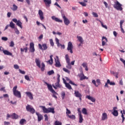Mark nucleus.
Here are the masks:
<instances>
[{
    "instance_id": "1",
    "label": "nucleus",
    "mask_w": 125,
    "mask_h": 125,
    "mask_svg": "<svg viewBox=\"0 0 125 125\" xmlns=\"http://www.w3.org/2000/svg\"><path fill=\"white\" fill-rule=\"evenodd\" d=\"M40 108H42L43 113L44 114H48L49 113H52V114H55V111H54V108L48 107L46 108L44 106H40Z\"/></svg>"
},
{
    "instance_id": "2",
    "label": "nucleus",
    "mask_w": 125,
    "mask_h": 125,
    "mask_svg": "<svg viewBox=\"0 0 125 125\" xmlns=\"http://www.w3.org/2000/svg\"><path fill=\"white\" fill-rule=\"evenodd\" d=\"M35 63H36V65L38 66V68H41V70L42 72H43L44 71V68H45V64H44V62L42 63V66H41V60L39 59H35Z\"/></svg>"
},
{
    "instance_id": "3",
    "label": "nucleus",
    "mask_w": 125,
    "mask_h": 125,
    "mask_svg": "<svg viewBox=\"0 0 125 125\" xmlns=\"http://www.w3.org/2000/svg\"><path fill=\"white\" fill-rule=\"evenodd\" d=\"M57 76L58 78L57 79V82L55 83V85L52 84V86L53 87H54V88H55V89H57L58 87L59 88H61V85H60V84L59 83H60V75L58 74Z\"/></svg>"
},
{
    "instance_id": "4",
    "label": "nucleus",
    "mask_w": 125,
    "mask_h": 125,
    "mask_svg": "<svg viewBox=\"0 0 125 125\" xmlns=\"http://www.w3.org/2000/svg\"><path fill=\"white\" fill-rule=\"evenodd\" d=\"M13 94L16 97L21 98V93L19 91H17V86H15L13 88Z\"/></svg>"
},
{
    "instance_id": "5",
    "label": "nucleus",
    "mask_w": 125,
    "mask_h": 125,
    "mask_svg": "<svg viewBox=\"0 0 125 125\" xmlns=\"http://www.w3.org/2000/svg\"><path fill=\"white\" fill-rule=\"evenodd\" d=\"M122 4H121L119 1H117L114 4L113 7L115 8L117 10H120L122 11L123 10Z\"/></svg>"
},
{
    "instance_id": "6",
    "label": "nucleus",
    "mask_w": 125,
    "mask_h": 125,
    "mask_svg": "<svg viewBox=\"0 0 125 125\" xmlns=\"http://www.w3.org/2000/svg\"><path fill=\"white\" fill-rule=\"evenodd\" d=\"M26 110L27 112H29L31 114H35L36 113V110L29 104H27L26 106Z\"/></svg>"
},
{
    "instance_id": "7",
    "label": "nucleus",
    "mask_w": 125,
    "mask_h": 125,
    "mask_svg": "<svg viewBox=\"0 0 125 125\" xmlns=\"http://www.w3.org/2000/svg\"><path fill=\"white\" fill-rule=\"evenodd\" d=\"M83 68L82 67H81V73L79 74V78H80V81H83V80H88V78L84 76V74H83Z\"/></svg>"
},
{
    "instance_id": "8",
    "label": "nucleus",
    "mask_w": 125,
    "mask_h": 125,
    "mask_svg": "<svg viewBox=\"0 0 125 125\" xmlns=\"http://www.w3.org/2000/svg\"><path fill=\"white\" fill-rule=\"evenodd\" d=\"M62 17L63 20V22L65 25H66V26H68V25L70 24V20H69V19H68V18L66 17V16L64 14H62Z\"/></svg>"
},
{
    "instance_id": "9",
    "label": "nucleus",
    "mask_w": 125,
    "mask_h": 125,
    "mask_svg": "<svg viewBox=\"0 0 125 125\" xmlns=\"http://www.w3.org/2000/svg\"><path fill=\"white\" fill-rule=\"evenodd\" d=\"M12 21L13 22H14V23H16V25L18 26V27H20V28H21V29L23 28L22 27V22H21L20 20H17L16 19H13Z\"/></svg>"
},
{
    "instance_id": "10",
    "label": "nucleus",
    "mask_w": 125,
    "mask_h": 125,
    "mask_svg": "<svg viewBox=\"0 0 125 125\" xmlns=\"http://www.w3.org/2000/svg\"><path fill=\"white\" fill-rule=\"evenodd\" d=\"M56 58H55V65L56 67L59 68V67H61V63H60V61L59 60V57L58 56H56Z\"/></svg>"
},
{
    "instance_id": "11",
    "label": "nucleus",
    "mask_w": 125,
    "mask_h": 125,
    "mask_svg": "<svg viewBox=\"0 0 125 125\" xmlns=\"http://www.w3.org/2000/svg\"><path fill=\"white\" fill-rule=\"evenodd\" d=\"M38 46L41 50H46L47 49V44L46 43H43L42 45L39 44Z\"/></svg>"
},
{
    "instance_id": "12",
    "label": "nucleus",
    "mask_w": 125,
    "mask_h": 125,
    "mask_svg": "<svg viewBox=\"0 0 125 125\" xmlns=\"http://www.w3.org/2000/svg\"><path fill=\"white\" fill-rule=\"evenodd\" d=\"M73 43H72V42H68L67 49L68 51H70V53H73Z\"/></svg>"
},
{
    "instance_id": "13",
    "label": "nucleus",
    "mask_w": 125,
    "mask_h": 125,
    "mask_svg": "<svg viewBox=\"0 0 125 125\" xmlns=\"http://www.w3.org/2000/svg\"><path fill=\"white\" fill-rule=\"evenodd\" d=\"M75 96L79 98V100H80V102H82V97H83V95L79 91H75L74 92Z\"/></svg>"
},
{
    "instance_id": "14",
    "label": "nucleus",
    "mask_w": 125,
    "mask_h": 125,
    "mask_svg": "<svg viewBox=\"0 0 125 125\" xmlns=\"http://www.w3.org/2000/svg\"><path fill=\"white\" fill-rule=\"evenodd\" d=\"M55 42L58 47H60L61 46L62 48H63V49H65V45L64 44L62 45V44H61L59 42V39H58V38H55Z\"/></svg>"
},
{
    "instance_id": "15",
    "label": "nucleus",
    "mask_w": 125,
    "mask_h": 125,
    "mask_svg": "<svg viewBox=\"0 0 125 125\" xmlns=\"http://www.w3.org/2000/svg\"><path fill=\"white\" fill-rule=\"evenodd\" d=\"M3 53L5 55H8L9 56H11V57H14V56L11 53V52L8 51L7 50H2Z\"/></svg>"
},
{
    "instance_id": "16",
    "label": "nucleus",
    "mask_w": 125,
    "mask_h": 125,
    "mask_svg": "<svg viewBox=\"0 0 125 125\" xmlns=\"http://www.w3.org/2000/svg\"><path fill=\"white\" fill-rule=\"evenodd\" d=\"M36 115L38 117V122H41V121H42V120H43V116H42V115L41 114H40V113H39L38 112H36Z\"/></svg>"
},
{
    "instance_id": "17",
    "label": "nucleus",
    "mask_w": 125,
    "mask_h": 125,
    "mask_svg": "<svg viewBox=\"0 0 125 125\" xmlns=\"http://www.w3.org/2000/svg\"><path fill=\"white\" fill-rule=\"evenodd\" d=\"M30 52H35V44L33 42L30 43Z\"/></svg>"
},
{
    "instance_id": "18",
    "label": "nucleus",
    "mask_w": 125,
    "mask_h": 125,
    "mask_svg": "<svg viewBox=\"0 0 125 125\" xmlns=\"http://www.w3.org/2000/svg\"><path fill=\"white\" fill-rule=\"evenodd\" d=\"M51 18L52 20H54L56 22H58L59 23H63V21L62 20H60L55 16H52Z\"/></svg>"
},
{
    "instance_id": "19",
    "label": "nucleus",
    "mask_w": 125,
    "mask_h": 125,
    "mask_svg": "<svg viewBox=\"0 0 125 125\" xmlns=\"http://www.w3.org/2000/svg\"><path fill=\"white\" fill-rule=\"evenodd\" d=\"M38 13L40 16V20L42 21V20L44 19V17H43V12H42V10H39Z\"/></svg>"
},
{
    "instance_id": "20",
    "label": "nucleus",
    "mask_w": 125,
    "mask_h": 125,
    "mask_svg": "<svg viewBox=\"0 0 125 125\" xmlns=\"http://www.w3.org/2000/svg\"><path fill=\"white\" fill-rule=\"evenodd\" d=\"M86 98L88 99V100H90V101L92 102H95L96 101L95 98H94L93 97L90 96V95L86 96Z\"/></svg>"
},
{
    "instance_id": "21",
    "label": "nucleus",
    "mask_w": 125,
    "mask_h": 125,
    "mask_svg": "<svg viewBox=\"0 0 125 125\" xmlns=\"http://www.w3.org/2000/svg\"><path fill=\"white\" fill-rule=\"evenodd\" d=\"M45 84H46L47 85V87L48 89L50 90V91H51V92H53V91H54V89H53V88H52V86H51V85L48 84V83H47V82H44Z\"/></svg>"
},
{
    "instance_id": "22",
    "label": "nucleus",
    "mask_w": 125,
    "mask_h": 125,
    "mask_svg": "<svg viewBox=\"0 0 125 125\" xmlns=\"http://www.w3.org/2000/svg\"><path fill=\"white\" fill-rule=\"evenodd\" d=\"M25 94H26L27 96H28L29 98L31 99V100H33V99H34V98L33 97V94H32L31 92H25Z\"/></svg>"
},
{
    "instance_id": "23",
    "label": "nucleus",
    "mask_w": 125,
    "mask_h": 125,
    "mask_svg": "<svg viewBox=\"0 0 125 125\" xmlns=\"http://www.w3.org/2000/svg\"><path fill=\"white\" fill-rule=\"evenodd\" d=\"M46 6H49L51 4V0H43Z\"/></svg>"
},
{
    "instance_id": "24",
    "label": "nucleus",
    "mask_w": 125,
    "mask_h": 125,
    "mask_svg": "<svg viewBox=\"0 0 125 125\" xmlns=\"http://www.w3.org/2000/svg\"><path fill=\"white\" fill-rule=\"evenodd\" d=\"M103 40H105L106 42H108V39H107V38L105 37H102V46H104V45H105V44H106V42L103 41Z\"/></svg>"
},
{
    "instance_id": "25",
    "label": "nucleus",
    "mask_w": 125,
    "mask_h": 125,
    "mask_svg": "<svg viewBox=\"0 0 125 125\" xmlns=\"http://www.w3.org/2000/svg\"><path fill=\"white\" fill-rule=\"evenodd\" d=\"M108 119V116L107 115V113H104L102 115V121H105V120H107Z\"/></svg>"
},
{
    "instance_id": "26",
    "label": "nucleus",
    "mask_w": 125,
    "mask_h": 125,
    "mask_svg": "<svg viewBox=\"0 0 125 125\" xmlns=\"http://www.w3.org/2000/svg\"><path fill=\"white\" fill-rule=\"evenodd\" d=\"M111 114L113 115L114 117H118V116H119V112H118V110L113 111L111 112Z\"/></svg>"
},
{
    "instance_id": "27",
    "label": "nucleus",
    "mask_w": 125,
    "mask_h": 125,
    "mask_svg": "<svg viewBox=\"0 0 125 125\" xmlns=\"http://www.w3.org/2000/svg\"><path fill=\"white\" fill-rule=\"evenodd\" d=\"M110 74H112V75H114L115 77H116V79H118L119 78V77L118 76L119 75V72H115L113 71H111Z\"/></svg>"
},
{
    "instance_id": "28",
    "label": "nucleus",
    "mask_w": 125,
    "mask_h": 125,
    "mask_svg": "<svg viewBox=\"0 0 125 125\" xmlns=\"http://www.w3.org/2000/svg\"><path fill=\"white\" fill-rule=\"evenodd\" d=\"M12 119L17 120L18 119V115L16 113H13L11 115Z\"/></svg>"
},
{
    "instance_id": "29",
    "label": "nucleus",
    "mask_w": 125,
    "mask_h": 125,
    "mask_svg": "<svg viewBox=\"0 0 125 125\" xmlns=\"http://www.w3.org/2000/svg\"><path fill=\"white\" fill-rule=\"evenodd\" d=\"M9 27H10L12 29H15V24L13 22L11 21L9 25Z\"/></svg>"
},
{
    "instance_id": "30",
    "label": "nucleus",
    "mask_w": 125,
    "mask_h": 125,
    "mask_svg": "<svg viewBox=\"0 0 125 125\" xmlns=\"http://www.w3.org/2000/svg\"><path fill=\"white\" fill-rule=\"evenodd\" d=\"M65 58L67 64L70 63V58H69V55L68 54H66L65 55Z\"/></svg>"
},
{
    "instance_id": "31",
    "label": "nucleus",
    "mask_w": 125,
    "mask_h": 125,
    "mask_svg": "<svg viewBox=\"0 0 125 125\" xmlns=\"http://www.w3.org/2000/svg\"><path fill=\"white\" fill-rule=\"evenodd\" d=\"M77 39L81 43H83V39L81 36H77Z\"/></svg>"
},
{
    "instance_id": "32",
    "label": "nucleus",
    "mask_w": 125,
    "mask_h": 125,
    "mask_svg": "<svg viewBox=\"0 0 125 125\" xmlns=\"http://www.w3.org/2000/svg\"><path fill=\"white\" fill-rule=\"evenodd\" d=\"M51 93L53 94V97H54V98H55L56 99H57V96H56V95H58V94L55 91H54Z\"/></svg>"
},
{
    "instance_id": "33",
    "label": "nucleus",
    "mask_w": 125,
    "mask_h": 125,
    "mask_svg": "<svg viewBox=\"0 0 125 125\" xmlns=\"http://www.w3.org/2000/svg\"><path fill=\"white\" fill-rule=\"evenodd\" d=\"M79 123L82 124L83 121V115L82 114L79 115Z\"/></svg>"
},
{
    "instance_id": "34",
    "label": "nucleus",
    "mask_w": 125,
    "mask_h": 125,
    "mask_svg": "<svg viewBox=\"0 0 125 125\" xmlns=\"http://www.w3.org/2000/svg\"><path fill=\"white\" fill-rule=\"evenodd\" d=\"M21 52H24V51L25 52V53H27V51H28V47H26L24 48H21Z\"/></svg>"
},
{
    "instance_id": "35",
    "label": "nucleus",
    "mask_w": 125,
    "mask_h": 125,
    "mask_svg": "<svg viewBox=\"0 0 125 125\" xmlns=\"http://www.w3.org/2000/svg\"><path fill=\"white\" fill-rule=\"evenodd\" d=\"M107 83H109L110 85H116V83L114 82H110V80H107Z\"/></svg>"
},
{
    "instance_id": "36",
    "label": "nucleus",
    "mask_w": 125,
    "mask_h": 125,
    "mask_svg": "<svg viewBox=\"0 0 125 125\" xmlns=\"http://www.w3.org/2000/svg\"><path fill=\"white\" fill-rule=\"evenodd\" d=\"M82 113L84 115H87V110H86V108H83L82 109Z\"/></svg>"
},
{
    "instance_id": "37",
    "label": "nucleus",
    "mask_w": 125,
    "mask_h": 125,
    "mask_svg": "<svg viewBox=\"0 0 125 125\" xmlns=\"http://www.w3.org/2000/svg\"><path fill=\"white\" fill-rule=\"evenodd\" d=\"M65 87H66L67 88H68V89L69 90L73 89V88H72V86H71V85H70L69 83H66Z\"/></svg>"
},
{
    "instance_id": "38",
    "label": "nucleus",
    "mask_w": 125,
    "mask_h": 125,
    "mask_svg": "<svg viewBox=\"0 0 125 125\" xmlns=\"http://www.w3.org/2000/svg\"><path fill=\"white\" fill-rule=\"evenodd\" d=\"M68 117L69 119H71V120H76V116H75L74 115H68Z\"/></svg>"
},
{
    "instance_id": "39",
    "label": "nucleus",
    "mask_w": 125,
    "mask_h": 125,
    "mask_svg": "<svg viewBox=\"0 0 125 125\" xmlns=\"http://www.w3.org/2000/svg\"><path fill=\"white\" fill-rule=\"evenodd\" d=\"M17 9H18V7L17 6H16V5L15 4H13V8H12V10L13 11H16V10H17Z\"/></svg>"
},
{
    "instance_id": "40",
    "label": "nucleus",
    "mask_w": 125,
    "mask_h": 125,
    "mask_svg": "<svg viewBox=\"0 0 125 125\" xmlns=\"http://www.w3.org/2000/svg\"><path fill=\"white\" fill-rule=\"evenodd\" d=\"M25 122L26 120H25L24 119H22L20 121V125H24V123H25Z\"/></svg>"
},
{
    "instance_id": "41",
    "label": "nucleus",
    "mask_w": 125,
    "mask_h": 125,
    "mask_svg": "<svg viewBox=\"0 0 125 125\" xmlns=\"http://www.w3.org/2000/svg\"><path fill=\"white\" fill-rule=\"evenodd\" d=\"M53 74H54V71L53 70L49 71L47 72V75H48V76H51V75H53Z\"/></svg>"
},
{
    "instance_id": "42",
    "label": "nucleus",
    "mask_w": 125,
    "mask_h": 125,
    "mask_svg": "<svg viewBox=\"0 0 125 125\" xmlns=\"http://www.w3.org/2000/svg\"><path fill=\"white\" fill-rule=\"evenodd\" d=\"M92 83L96 87H98V85L96 84V81L95 80H93Z\"/></svg>"
},
{
    "instance_id": "43",
    "label": "nucleus",
    "mask_w": 125,
    "mask_h": 125,
    "mask_svg": "<svg viewBox=\"0 0 125 125\" xmlns=\"http://www.w3.org/2000/svg\"><path fill=\"white\" fill-rule=\"evenodd\" d=\"M100 22L103 28H104V29H108V27H107V25H104L103 24V22L101 21H100Z\"/></svg>"
},
{
    "instance_id": "44",
    "label": "nucleus",
    "mask_w": 125,
    "mask_h": 125,
    "mask_svg": "<svg viewBox=\"0 0 125 125\" xmlns=\"http://www.w3.org/2000/svg\"><path fill=\"white\" fill-rule=\"evenodd\" d=\"M55 125H62V123L59 122V121H55L54 123Z\"/></svg>"
},
{
    "instance_id": "45",
    "label": "nucleus",
    "mask_w": 125,
    "mask_h": 125,
    "mask_svg": "<svg viewBox=\"0 0 125 125\" xmlns=\"http://www.w3.org/2000/svg\"><path fill=\"white\" fill-rule=\"evenodd\" d=\"M66 67L67 69H69V70H71V69H72V65H71V63H67V65L66 66Z\"/></svg>"
},
{
    "instance_id": "46",
    "label": "nucleus",
    "mask_w": 125,
    "mask_h": 125,
    "mask_svg": "<svg viewBox=\"0 0 125 125\" xmlns=\"http://www.w3.org/2000/svg\"><path fill=\"white\" fill-rule=\"evenodd\" d=\"M24 79L26 80V81H28V82H31V79H30V77L28 75H25L24 76Z\"/></svg>"
},
{
    "instance_id": "47",
    "label": "nucleus",
    "mask_w": 125,
    "mask_h": 125,
    "mask_svg": "<svg viewBox=\"0 0 125 125\" xmlns=\"http://www.w3.org/2000/svg\"><path fill=\"white\" fill-rule=\"evenodd\" d=\"M15 33L17 34V35H19V34H20V32L18 30V28H15Z\"/></svg>"
},
{
    "instance_id": "48",
    "label": "nucleus",
    "mask_w": 125,
    "mask_h": 125,
    "mask_svg": "<svg viewBox=\"0 0 125 125\" xmlns=\"http://www.w3.org/2000/svg\"><path fill=\"white\" fill-rule=\"evenodd\" d=\"M50 43L51 46H54V42H53V40L52 39H50Z\"/></svg>"
},
{
    "instance_id": "49",
    "label": "nucleus",
    "mask_w": 125,
    "mask_h": 125,
    "mask_svg": "<svg viewBox=\"0 0 125 125\" xmlns=\"http://www.w3.org/2000/svg\"><path fill=\"white\" fill-rule=\"evenodd\" d=\"M63 70L65 73H67V74H70V70H68L66 68H63Z\"/></svg>"
},
{
    "instance_id": "50",
    "label": "nucleus",
    "mask_w": 125,
    "mask_h": 125,
    "mask_svg": "<svg viewBox=\"0 0 125 125\" xmlns=\"http://www.w3.org/2000/svg\"><path fill=\"white\" fill-rule=\"evenodd\" d=\"M79 3L82 5V6H86V3H84V2H79Z\"/></svg>"
},
{
    "instance_id": "51",
    "label": "nucleus",
    "mask_w": 125,
    "mask_h": 125,
    "mask_svg": "<svg viewBox=\"0 0 125 125\" xmlns=\"http://www.w3.org/2000/svg\"><path fill=\"white\" fill-rule=\"evenodd\" d=\"M65 95H66V94L65 93V92H62V99H64V98H65Z\"/></svg>"
},
{
    "instance_id": "52",
    "label": "nucleus",
    "mask_w": 125,
    "mask_h": 125,
    "mask_svg": "<svg viewBox=\"0 0 125 125\" xmlns=\"http://www.w3.org/2000/svg\"><path fill=\"white\" fill-rule=\"evenodd\" d=\"M66 114L67 117H68V115H69V114H71V111H70V110H69L68 108H66Z\"/></svg>"
},
{
    "instance_id": "53",
    "label": "nucleus",
    "mask_w": 125,
    "mask_h": 125,
    "mask_svg": "<svg viewBox=\"0 0 125 125\" xmlns=\"http://www.w3.org/2000/svg\"><path fill=\"white\" fill-rule=\"evenodd\" d=\"M19 72L21 74H22V75H25V74H26L25 71L21 70V69H19Z\"/></svg>"
},
{
    "instance_id": "54",
    "label": "nucleus",
    "mask_w": 125,
    "mask_h": 125,
    "mask_svg": "<svg viewBox=\"0 0 125 125\" xmlns=\"http://www.w3.org/2000/svg\"><path fill=\"white\" fill-rule=\"evenodd\" d=\"M10 46L11 47H13V46H14V42L13 41H11L10 43Z\"/></svg>"
},
{
    "instance_id": "55",
    "label": "nucleus",
    "mask_w": 125,
    "mask_h": 125,
    "mask_svg": "<svg viewBox=\"0 0 125 125\" xmlns=\"http://www.w3.org/2000/svg\"><path fill=\"white\" fill-rule=\"evenodd\" d=\"M1 40H2V41H6L8 40V38H7V37H2L1 38Z\"/></svg>"
},
{
    "instance_id": "56",
    "label": "nucleus",
    "mask_w": 125,
    "mask_h": 125,
    "mask_svg": "<svg viewBox=\"0 0 125 125\" xmlns=\"http://www.w3.org/2000/svg\"><path fill=\"white\" fill-rule=\"evenodd\" d=\"M69 83H70V84H72V85H75L76 86H77V84H75L74 82H73V81L70 80Z\"/></svg>"
},
{
    "instance_id": "57",
    "label": "nucleus",
    "mask_w": 125,
    "mask_h": 125,
    "mask_svg": "<svg viewBox=\"0 0 125 125\" xmlns=\"http://www.w3.org/2000/svg\"><path fill=\"white\" fill-rule=\"evenodd\" d=\"M92 15H93L94 17H98V15L95 12H92Z\"/></svg>"
},
{
    "instance_id": "58",
    "label": "nucleus",
    "mask_w": 125,
    "mask_h": 125,
    "mask_svg": "<svg viewBox=\"0 0 125 125\" xmlns=\"http://www.w3.org/2000/svg\"><path fill=\"white\" fill-rule=\"evenodd\" d=\"M44 117L45 118V121H48V116H47V114H45Z\"/></svg>"
},
{
    "instance_id": "59",
    "label": "nucleus",
    "mask_w": 125,
    "mask_h": 125,
    "mask_svg": "<svg viewBox=\"0 0 125 125\" xmlns=\"http://www.w3.org/2000/svg\"><path fill=\"white\" fill-rule=\"evenodd\" d=\"M92 54L93 56H100V55L97 54L96 52H94Z\"/></svg>"
},
{
    "instance_id": "60",
    "label": "nucleus",
    "mask_w": 125,
    "mask_h": 125,
    "mask_svg": "<svg viewBox=\"0 0 125 125\" xmlns=\"http://www.w3.org/2000/svg\"><path fill=\"white\" fill-rule=\"evenodd\" d=\"M121 117L122 118V123H123L124 122H125V116L124 115V114H122L121 115Z\"/></svg>"
},
{
    "instance_id": "61",
    "label": "nucleus",
    "mask_w": 125,
    "mask_h": 125,
    "mask_svg": "<svg viewBox=\"0 0 125 125\" xmlns=\"http://www.w3.org/2000/svg\"><path fill=\"white\" fill-rule=\"evenodd\" d=\"M14 68L15 69H19V66L18 65H17V64H15L14 65Z\"/></svg>"
},
{
    "instance_id": "62",
    "label": "nucleus",
    "mask_w": 125,
    "mask_h": 125,
    "mask_svg": "<svg viewBox=\"0 0 125 125\" xmlns=\"http://www.w3.org/2000/svg\"><path fill=\"white\" fill-rule=\"evenodd\" d=\"M96 83H98V85H99V84H100V83H101V82H100V79H97L96 80Z\"/></svg>"
},
{
    "instance_id": "63",
    "label": "nucleus",
    "mask_w": 125,
    "mask_h": 125,
    "mask_svg": "<svg viewBox=\"0 0 125 125\" xmlns=\"http://www.w3.org/2000/svg\"><path fill=\"white\" fill-rule=\"evenodd\" d=\"M124 22H125V21H121L120 24V27H123V24H124Z\"/></svg>"
},
{
    "instance_id": "64",
    "label": "nucleus",
    "mask_w": 125,
    "mask_h": 125,
    "mask_svg": "<svg viewBox=\"0 0 125 125\" xmlns=\"http://www.w3.org/2000/svg\"><path fill=\"white\" fill-rule=\"evenodd\" d=\"M120 61L121 62H123V64H125V60H124L123 58H120Z\"/></svg>"
}]
</instances>
